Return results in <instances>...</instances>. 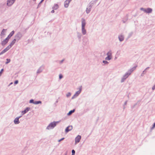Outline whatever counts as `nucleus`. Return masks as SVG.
Instances as JSON below:
<instances>
[{
  "label": "nucleus",
  "instance_id": "obj_22",
  "mask_svg": "<svg viewBox=\"0 0 155 155\" xmlns=\"http://www.w3.org/2000/svg\"><path fill=\"white\" fill-rule=\"evenodd\" d=\"M6 60H7V62L5 63L6 64H7L8 63H9V62H10V61H11L10 59H7Z\"/></svg>",
  "mask_w": 155,
  "mask_h": 155
},
{
  "label": "nucleus",
  "instance_id": "obj_12",
  "mask_svg": "<svg viewBox=\"0 0 155 155\" xmlns=\"http://www.w3.org/2000/svg\"><path fill=\"white\" fill-rule=\"evenodd\" d=\"M119 38L120 41H122L124 40V37L122 35H120L119 36Z\"/></svg>",
  "mask_w": 155,
  "mask_h": 155
},
{
  "label": "nucleus",
  "instance_id": "obj_9",
  "mask_svg": "<svg viewBox=\"0 0 155 155\" xmlns=\"http://www.w3.org/2000/svg\"><path fill=\"white\" fill-rule=\"evenodd\" d=\"M70 2L69 0H66L64 2V6L66 8H67L68 7L69 4Z\"/></svg>",
  "mask_w": 155,
  "mask_h": 155
},
{
  "label": "nucleus",
  "instance_id": "obj_34",
  "mask_svg": "<svg viewBox=\"0 0 155 155\" xmlns=\"http://www.w3.org/2000/svg\"><path fill=\"white\" fill-rule=\"evenodd\" d=\"M90 11L89 10L88 11H87V10H86V12L87 13H88L90 12Z\"/></svg>",
  "mask_w": 155,
  "mask_h": 155
},
{
  "label": "nucleus",
  "instance_id": "obj_5",
  "mask_svg": "<svg viewBox=\"0 0 155 155\" xmlns=\"http://www.w3.org/2000/svg\"><path fill=\"white\" fill-rule=\"evenodd\" d=\"M81 138V137L80 135L77 136L75 139V142L77 143L79 142Z\"/></svg>",
  "mask_w": 155,
  "mask_h": 155
},
{
  "label": "nucleus",
  "instance_id": "obj_4",
  "mask_svg": "<svg viewBox=\"0 0 155 155\" xmlns=\"http://www.w3.org/2000/svg\"><path fill=\"white\" fill-rule=\"evenodd\" d=\"M111 54L112 53L111 51H109L107 53V57L105 59L107 60H110L111 58Z\"/></svg>",
  "mask_w": 155,
  "mask_h": 155
},
{
  "label": "nucleus",
  "instance_id": "obj_31",
  "mask_svg": "<svg viewBox=\"0 0 155 155\" xmlns=\"http://www.w3.org/2000/svg\"><path fill=\"white\" fill-rule=\"evenodd\" d=\"M64 139V138H62L61 139H60V140H58V142L61 141L63 140Z\"/></svg>",
  "mask_w": 155,
  "mask_h": 155
},
{
  "label": "nucleus",
  "instance_id": "obj_33",
  "mask_svg": "<svg viewBox=\"0 0 155 155\" xmlns=\"http://www.w3.org/2000/svg\"><path fill=\"white\" fill-rule=\"evenodd\" d=\"M152 89L153 90H154L155 89V85L153 87Z\"/></svg>",
  "mask_w": 155,
  "mask_h": 155
},
{
  "label": "nucleus",
  "instance_id": "obj_19",
  "mask_svg": "<svg viewBox=\"0 0 155 155\" xmlns=\"http://www.w3.org/2000/svg\"><path fill=\"white\" fill-rule=\"evenodd\" d=\"M9 49L8 48V47H7L3 50H4L5 52H7Z\"/></svg>",
  "mask_w": 155,
  "mask_h": 155
},
{
  "label": "nucleus",
  "instance_id": "obj_37",
  "mask_svg": "<svg viewBox=\"0 0 155 155\" xmlns=\"http://www.w3.org/2000/svg\"><path fill=\"white\" fill-rule=\"evenodd\" d=\"M155 127V123L154 124L153 126V127L154 128Z\"/></svg>",
  "mask_w": 155,
  "mask_h": 155
},
{
  "label": "nucleus",
  "instance_id": "obj_3",
  "mask_svg": "<svg viewBox=\"0 0 155 155\" xmlns=\"http://www.w3.org/2000/svg\"><path fill=\"white\" fill-rule=\"evenodd\" d=\"M15 0H8L7 2V5L8 6L12 5L14 2Z\"/></svg>",
  "mask_w": 155,
  "mask_h": 155
},
{
  "label": "nucleus",
  "instance_id": "obj_6",
  "mask_svg": "<svg viewBox=\"0 0 155 155\" xmlns=\"http://www.w3.org/2000/svg\"><path fill=\"white\" fill-rule=\"evenodd\" d=\"M141 9L143 10L144 12L147 13H151L152 11V9L150 8H148L147 9H143V8H141Z\"/></svg>",
  "mask_w": 155,
  "mask_h": 155
},
{
  "label": "nucleus",
  "instance_id": "obj_20",
  "mask_svg": "<svg viewBox=\"0 0 155 155\" xmlns=\"http://www.w3.org/2000/svg\"><path fill=\"white\" fill-rule=\"evenodd\" d=\"M5 30L4 29H3V30L1 32V35H5Z\"/></svg>",
  "mask_w": 155,
  "mask_h": 155
},
{
  "label": "nucleus",
  "instance_id": "obj_11",
  "mask_svg": "<svg viewBox=\"0 0 155 155\" xmlns=\"http://www.w3.org/2000/svg\"><path fill=\"white\" fill-rule=\"evenodd\" d=\"M20 117L18 118H15V120H14V123L15 124H18L19 123V119Z\"/></svg>",
  "mask_w": 155,
  "mask_h": 155
},
{
  "label": "nucleus",
  "instance_id": "obj_17",
  "mask_svg": "<svg viewBox=\"0 0 155 155\" xmlns=\"http://www.w3.org/2000/svg\"><path fill=\"white\" fill-rule=\"evenodd\" d=\"M13 45H14L13 44L11 43L7 47L10 49Z\"/></svg>",
  "mask_w": 155,
  "mask_h": 155
},
{
  "label": "nucleus",
  "instance_id": "obj_2",
  "mask_svg": "<svg viewBox=\"0 0 155 155\" xmlns=\"http://www.w3.org/2000/svg\"><path fill=\"white\" fill-rule=\"evenodd\" d=\"M57 123V122H53L51 123L47 127V128L48 129H50L53 128L54 127L56 126Z\"/></svg>",
  "mask_w": 155,
  "mask_h": 155
},
{
  "label": "nucleus",
  "instance_id": "obj_7",
  "mask_svg": "<svg viewBox=\"0 0 155 155\" xmlns=\"http://www.w3.org/2000/svg\"><path fill=\"white\" fill-rule=\"evenodd\" d=\"M8 40L7 39L5 38L2 41V45L3 46L5 45L8 43Z\"/></svg>",
  "mask_w": 155,
  "mask_h": 155
},
{
  "label": "nucleus",
  "instance_id": "obj_8",
  "mask_svg": "<svg viewBox=\"0 0 155 155\" xmlns=\"http://www.w3.org/2000/svg\"><path fill=\"white\" fill-rule=\"evenodd\" d=\"M72 129V126H69L67 127L65 129V132L66 133L68 132L69 131L71 130Z\"/></svg>",
  "mask_w": 155,
  "mask_h": 155
},
{
  "label": "nucleus",
  "instance_id": "obj_32",
  "mask_svg": "<svg viewBox=\"0 0 155 155\" xmlns=\"http://www.w3.org/2000/svg\"><path fill=\"white\" fill-rule=\"evenodd\" d=\"M71 95V94L70 93H68V94L67 95V97H68L69 96H70Z\"/></svg>",
  "mask_w": 155,
  "mask_h": 155
},
{
  "label": "nucleus",
  "instance_id": "obj_25",
  "mask_svg": "<svg viewBox=\"0 0 155 155\" xmlns=\"http://www.w3.org/2000/svg\"><path fill=\"white\" fill-rule=\"evenodd\" d=\"M12 36H10V35H9L6 38L8 40H9V39Z\"/></svg>",
  "mask_w": 155,
  "mask_h": 155
},
{
  "label": "nucleus",
  "instance_id": "obj_28",
  "mask_svg": "<svg viewBox=\"0 0 155 155\" xmlns=\"http://www.w3.org/2000/svg\"><path fill=\"white\" fill-rule=\"evenodd\" d=\"M34 100H31L30 101V103H32L34 104Z\"/></svg>",
  "mask_w": 155,
  "mask_h": 155
},
{
  "label": "nucleus",
  "instance_id": "obj_18",
  "mask_svg": "<svg viewBox=\"0 0 155 155\" xmlns=\"http://www.w3.org/2000/svg\"><path fill=\"white\" fill-rule=\"evenodd\" d=\"M131 73V72H130V73H127L125 76V77H126V78H127L129 76V75H130V73Z\"/></svg>",
  "mask_w": 155,
  "mask_h": 155
},
{
  "label": "nucleus",
  "instance_id": "obj_35",
  "mask_svg": "<svg viewBox=\"0 0 155 155\" xmlns=\"http://www.w3.org/2000/svg\"><path fill=\"white\" fill-rule=\"evenodd\" d=\"M54 10H52L51 11V13H54Z\"/></svg>",
  "mask_w": 155,
  "mask_h": 155
},
{
  "label": "nucleus",
  "instance_id": "obj_16",
  "mask_svg": "<svg viewBox=\"0 0 155 155\" xmlns=\"http://www.w3.org/2000/svg\"><path fill=\"white\" fill-rule=\"evenodd\" d=\"M81 92V91L80 90V91H77L75 94V95H76V96H77L78 95V94L80 93Z\"/></svg>",
  "mask_w": 155,
  "mask_h": 155
},
{
  "label": "nucleus",
  "instance_id": "obj_24",
  "mask_svg": "<svg viewBox=\"0 0 155 155\" xmlns=\"http://www.w3.org/2000/svg\"><path fill=\"white\" fill-rule=\"evenodd\" d=\"M72 155H74L75 153V151L74 150H73L72 151Z\"/></svg>",
  "mask_w": 155,
  "mask_h": 155
},
{
  "label": "nucleus",
  "instance_id": "obj_1",
  "mask_svg": "<svg viewBox=\"0 0 155 155\" xmlns=\"http://www.w3.org/2000/svg\"><path fill=\"white\" fill-rule=\"evenodd\" d=\"M85 24L86 23L85 20L82 19V33L84 35H85L86 33V31L85 29Z\"/></svg>",
  "mask_w": 155,
  "mask_h": 155
},
{
  "label": "nucleus",
  "instance_id": "obj_10",
  "mask_svg": "<svg viewBox=\"0 0 155 155\" xmlns=\"http://www.w3.org/2000/svg\"><path fill=\"white\" fill-rule=\"evenodd\" d=\"M30 109V108L27 107V108L24 110L23 111L21 112V114L22 115H23L28 112Z\"/></svg>",
  "mask_w": 155,
  "mask_h": 155
},
{
  "label": "nucleus",
  "instance_id": "obj_40",
  "mask_svg": "<svg viewBox=\"0 0 155 155\" xmlns=\"http://www.w3.org/2000/svg\"><path fill=\"white\" fill-rule=\"evenodd\" d=\"M71 0H69V1H70V2Z\"/></svg>",
  "mask_w": 155,
  "mask_h": 155
},
{
  "label": "nucleus",
  "instance_id": "obj_27",
  "mask_svg": "<svg viewBox=\"0 0 155 155\" xmlns=\"http://www.w3.org/2000/svg\"><path fill=\"white\" fill-rule=\"evenodd\" d=\"M5 53V51H4V50H3L0 53V55H1L2 54H3L4 53Z\"/></svg>",
  "mask_w": 155,
  "mask_h": 155
},
{
  "label": "nucleus",
  "instance_id": "obj_13",
  "mask_svg": "<svg viewBox=\"0 0 155 155\" xmlns=\"http://www.w3.org/2000/svg\"><path fill=\"white\" fill-rule=\"evenodd\" d=\"M74 111H75L74 109L72 110H71L69 112V113L68 114V115H71L72 113H73V112H74Z\"/></svg>",
  "mask_w": 155,
  "mask_h": 155
},
{
  "label": "nucleus",
  "instance_id": "obj_38",
  "mask_svg": "<svg viewBox=\"0 0 155 155\" xmlns=\"http://www.w3.org/2000/svg\"><path fill=\"white\" fill-rule=\"evenodd\" d=\"M103 62L104 63H107V62L105 61H103Z\"/></svg>",
  "mask_w": 155,
  "mask_h": 155
},
{
  "label": "nucleus",
  "instance_id": "obj_26",
  "mask_svg": "<svg viewBox=\"0 0 155 155\" xmlns=\"http://www.w3.org/2000/svg\"><path fill=\"white\" fill-rule=\"evenodd\" d=\"M63 77L62 75L61 74H60L59 75V78L60 79H61Z\"/></svg>",
  "mask_w": 155,
  "mask_h": 155
},
{
  "label": "nucleus",
  "instance_id": "obj_30",
  "mask_svg": "<svg viewBox=\"0 0 155 155\" xmlns=\"http://www.w3.org/2000/svg\"><path fill=\"white\" fill-rule=\"evenodd\" d=\"M3 69H2L1 70V71H0V76L2 74V71H3Z\"/></svg>",
  "mask_w": 155,
  "mask_h": 155
},
{
  "label": "nucleus",
  "instance_id": "obj_29",
  "mask_svg": "<svg viewBox=\"0 0 155 155\" xmlns=\"http://www.w3.org/2000/svg\"><path fill=\"white\" fill-rule=\"evenodd\" d=\"M18 83V80H16L14 82V84H17Z\"/></svg>",
  "mask_w": 155,
  "mask_h": 155
},
{
  "label": "nucleus",
  "instance_id": "obj_15",
  "mask_svg": "<svg viewBox=\"0 0 155 155\" xmlns=\"http://www.w3.org/2000/svg\"><path fill=\"white\" fill-rule=\"evenodd\" d=\"M41 101H35L34 102V104H41Z\"/></svg>",
  "mask_w": 155,
  "mask_h": 155
},
{
  "label": "nucleus",
  "instance_id": "obj_21",
  "mask_svg": "<svg viewBox=\"0 0 155 155\" xmlns=\"http://www.w3.org/2000/svg\"><path fill=\"white\" fill-rule=\"evenodd\" d=\"M14 33V31H12L9 34L10 36H12Z\"/></svg>",
  "mask_w": 155,
  "mask_h": 155
},
{
  "label": "nucleus",
  "instance_id": "obj_39",
  "mask_svg": "<svg viewBox=\"0 0 155 155\" xmlns=\"http://www.w3.org/2000/svg\"><path fill=\"white\" fill-rule=\"evenodd\" d=\"M12 84V83H10V84Z\"/></svg>",
  "mask_w": 155,
  "mask_h": 155
},
{
  "label": "nucleus",
  "instance_id": "obj_23",
  "mask_svg": "<svg viewBox=\"0 0 155 155\" xmlns=\"http://www.w3.org/2000/svg\"><path fill=\"white\" fill-rule=\"evenodd\" d=\"M15 41H16V39H14L12 41V42H11V43H12V44H13V45L15 43Z\"/></svg>",
  "mask_w": 155,
  "mask_h": 155
},
{
  "label": "nucleus",
  "instance_id": "obj_36",
  "mask_svg": "<svg viewBox=\"0 0 155 155\" xmlns=\"http://www.w3.org/2000/svg\"><path fill=\"white\" fill-rule=\"evenodd\" d=\"M44 0H41V1L40 2V4L41 3L44 1Z\"/></svg>",
  "mask_w": 155,
  "mask_h": 155
},
{
  "label": "nucleus",
  "instance_id": "obj_14",
  "mask_svg": "<svg viewBox=\"0 0 155 155\" xmlns=\"http://www.w3.org/2000/svg\"><path fill=\"white\" fill-rule=\"evenodd\" d=\"M58 4H55L53 7V8L54 9H58Z\"/></svg>",
  "mask_w": 155,
  "mask_h": 155
}]
</instances>
